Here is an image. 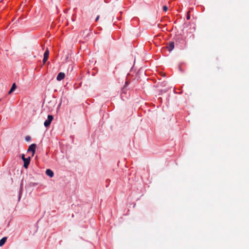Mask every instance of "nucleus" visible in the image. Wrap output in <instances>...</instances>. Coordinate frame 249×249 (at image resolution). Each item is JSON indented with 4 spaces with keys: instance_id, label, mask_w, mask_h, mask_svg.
<instances>
[{
    "instance_id": "nucleus-4",
    "label": "nucleus",
    "mask_w": 249,
    "mask_h": 249,
    "mask_svg": "<svg viewBox=\"0 0 249 249\" xmlns=\"http://www.w3.org/2000/svg\"><path fill=\"white\" fill-rule=\"evenodd\" d=\"M65 74L64 72H59L56 77V79L58 81H61L65 78Z\"/></svg>"
},
{
    "instance_id": "nucleus-7",
    "label": "nucleus",
    "mask_w": 249,
    "mask_h": 249,
    "mask_svg": "<svg viewBox=\"0 0 249 249\" xmlns=\"http://www.w3.org/2000/svg\"><path fill=\"white\" fill-rule=\"evenodd\" d=\"M16 88V84L15 83H13L12 86V87H11L10 90L8 92V94H11L15 90Z\"/></svg>"
},
{
    "instance_id": "nucleus-13",
    "label": "nucleus",
    "mask_w": 249,
    "mask_h": 249,
    "mask_svg": "<svg viewBox=\"0 0 249 249\" xmlns=\"http://www.w3.org/2000/svg\"><path fill=\"white\" fill-rule=\"evenodd\" d=\"M21 158L23 160H26V158H25V156H24V154H22V156H21Z\"/></svg>"
},
{
    "instance_id": "nucleus-5",
    "label": "nucleus",
    "mask_w": 249,
    "mask_h": 249,
    "mask_svg": "<svg viewBox=\"0 0 249 249\" xmlns=\"http://www.w3.org/2000/svg\"><path fill=\"white\" fill-rule=\"evenodd\" d=\"M31 158L29 157L28 158H26V160H23L24 161V165L23 166L26 169L27 168L30 161Z\"/></svg>"
},
{
    "instance_id": "nucleus-6",
    "label": "nucleus",
    "mask_w": 249,
    "mask_h": 249,
    "mask_svg": "<svg viewBox=\"0 0 249 249\" xmlns=\"http://www.w3.org/2000/svg\"><path fill=\"white\" fill-rule=\"evenodd\" d=\"M167 48L169 51L173 50L174 48V43L173 42H170L167 46Z\"/></svg>"
},
{
    "instance_id": "nucleus-12",
    "label": "nucleus",
    "mask_w": 249,
    "mask_h": 249,
    "mask_svg": "<svg viewBox=\"0 0 249 249\" xmlns=\"http://www.w3.org/2000/svg\"><path fill=\"white\" fill-rule=\"evenodd\" d=\"M163 10L164 11L166 12L167 11V10H168L167 6H165V5L163 6Z\"/></svg>"
},
{
    "instance_id": "nucleus-8",
    "label": "nucleus",
    "mask_w": 249,
    "mask_h": 249,
    "mask_svg": "<svg viewBox=\"0 0 249 249\" xmlns=\"http://www.w3.org/2000/svg\"><path fill=\"white\" fill-rule=\"evenodd\" d=\"M7 240V237H3L0 240V247L2 246L5 243Z\"/></svg>"
},
{
    "instance_id": "nucleus-15",
    "label": "nucleus",
    "mask_w": 249,
    "mask_h": 249,
    "mask_svg": "<svg viewBox=\"0 0 249 249\" xmlns=\"http://www.w3.org/2000/svg\"><path fill=\"white\" fill-rule=\"evenodd\" d=\"M46 171H47V172H49V171H52L51 170L49 169H47Z\"/></svg>"
},
{
    "instance_id": "nucleus-1",
    "label": "nucleus",
    "mask_w": 249,
    "mask_h": 249,
    "mask_svg": "<svg viewBox=\"0 0 249 249\" xmlns=\"http://www.w3.org/2000/svg\"><path fill=\"white\" fill-rule=\"evenodd\" d=\"M53 115H49L48 116V119L47 120H46L44 123V125L46 126V127H48L49 126L51 123V122L52 121V120H53Z\"/></svg>"
},
{
    "instance_id": "nucleus-9",
    "label": "nucleus",
    "mask_w": 249,
    "mask_h": 249,
    "mask_svg": "<svg viewBox=\"0 0 249 249\" xmlns=\"http://www.w3.org/2000/svg\"><path fill=\"white\" fill-rule=\"evenodd\" d=\"M46 173L50 178H52L53 176V172H46Z\"/></svg>"
},
{
    "instance_id": "nucleus-2",
    "label": "nucleus",
    "mask_w": 249,
    "mask_h": 249,
    "mask_svg": "<svg viewBox=\"0 0 249 249\" xmlns=\"http://www.w3.org/2000/svg\"><path fill=\"white\" fill-rule=\"evenodd\" d=\"M36 147V144H32L31 145H30L29 146V147L27 150L28 152H30V151L32 152V157H33L35 154Z\"/></svg>"
},
{
    "instance_id": "nucleus-11",
    "label": "nucleus",
    "mask_w": 249,
    "mask_h": 249,
    "mask_svg": "<svg viewBox=\"0 0 249 249\" xmlns=\"http://www.w3.org/2000/svg\"><path fill=\"white\" fill-rule=\"evenodd\" d=\"M186 18L187 20H189L190 19V11H188L187 12V15L186 17Z\"/></svg>"
},
{
    "instance_id": "nucleus-14",
    "label": "nucleus",
    "mask_w": 249,
    "mask_h": 249,
    "mask_svg": "<svg viewBox=\"0 0 249 249\" xmlns=\"http://www.w3.org/2000/svg\"><path fill=\"white\" fill-rule=\"evenodd\" d=\"M99 17H100V16H98L97 17V18H96V19H95V21H96V22L99 20Z\"/></svg>"
},
{
    "instance_id": "nucleus-10",
    "label": "nucleus",
    "mask_w": 249,
    "mask_h": 249,
    "mask_svg": "<svg viewBox=\"0 0 249 249\" xmlns=\"http://www.w3.org/2000/svg\"><path fill=\"white\" fill-rule=\"evenodd\" d=\"M25 140H26L27 142H29V141H31V138L30 136H26V137H25Z\"/></svg>"
},
{
    "instance_id": "nucleus-3",
    "label": "nucleus",
    "mask_w": 249,
    "mask_h": 249,
    "mask_svg": "<svg viewBox=\"0 0 249 249\" xmlns=\"http://www.w3.org/2000/svg\"><path fill=\"white\" fill-rule=\"evenodd\" d=\"M49 55V51L47 49L44 53V57L43 59V63L44 64L47 61Z\"/></svg>"
}]
</instances>
